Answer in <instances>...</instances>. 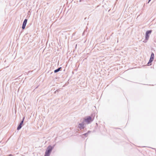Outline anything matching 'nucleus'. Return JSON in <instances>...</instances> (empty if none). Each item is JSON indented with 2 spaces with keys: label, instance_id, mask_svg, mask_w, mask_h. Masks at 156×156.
<instances>
[{
  "label": "nucleus",
  "instance_id": "4",
  "mask_svg": "<svg viewBox=\"0 0 156 156\" xmlns=\"http://www.w3.org/2000/svg\"><path fill=\"white\" fill-rule=\"evenodd\" d=\"M25 119V117H23L22 120L21 121L20 124L18 125L17 128V129L18 130H20L23 126V122Z\"/></svg>",
  "mask_w": 156,
  "mask_h": 156
},
{
  "label": "nucleus",
  "instance_id": "5",
  "mask_svg": "<svg viewBox=\"0 0 156 156\" xmlns=\"http://www.w3.org/2000/svg\"><path fill=\"white\" fill-rule=\"evenodd\" d=\"M85 127V125L82 124V123H79L78 126V128L81 131L84 129Z\"/></svg>",
  "mask_w": 156,
  "mask_h": 156
},
{
  "label": "nucleus",
  "instance_id": "12",
  "mask_svg": "<svg viewBox=\"0 0 156 156\" xmlns=\"http://www.w3.org/2000/svg\"><path fill=\"white\" fill-rule=\"evenodd\" d=\"M148 40H146V39H145V40L143 41V42H144V43H146L147 42V41Z\"/></svg>",
  "mask_w": 156,
  "mask_h": 156
},
{
  "label": "nucleus",
  "instance_id": "15",
  "mask_svg": "<svg viewBox=\"0 0 156 156\" xmlns=\"http://www.w3.org/2000/svg\"><path fill=\"white\" fill-rule=\"evenodd\" d=\"M151 0H149L148 1V3L151 1Z\"/></svg>",
  "mask_w": 156,
  "mask_h": 156
},
{
  "label": "nucleus",
  "instance_id": "10",
  "mask_svg": "<svg viewBox=\"0 0 156 156\" xmlns=\"http://www.w3.org/2000/svg\"><path fill=\"white\" fill-rule=\"evenodd\" d=\"M153 60L151 59H150L149 62H148L147 63V65L148 66H149L151 65V63L153 62Z\"/></svg>",
  "mask_w": 156,
  "mask_h": 156
},
{
  "label": "nucleus",
  "instance_id": "2",
  "mask_svg": "<svg viewBox=\"0 0 156 156\" xmlns=\"http://www.w3.org/2000/svg\"><path fill=\"white\" fill-rule=\"evenodd\" d=\"M84 118L85 121L87 124L90 123L94 120V118H93L90 116H86Z\"/></svg>",
  "mask_w": 156,
  "mask_h": 156
},
{
  "label": "nucleus",
  "instance_id": "3",
  "mask_svg": "<svg viewBox=\"0 0 156 156\" xmlns=\"http://www.w3.org/2000/svg\"><path fill=\"white\" fill-rule=\"evenodd\" d=\"M152 32V30H148L146 31L145 33V39L148 40L149 37L150 35Z\"/></svg>",
  "mask_w": 156,
  "mask_h": 156
},
{
  "label": "nucleus",
  "instance_id": "8",
  "mask_svg": "<svg viewBox=\"0 0 156 156\" xmlns=\"http://www.w3.org/2000/svg\"><path fill=\"white\" fill-rule=\"evenodd\" d=\"M80 122L81 123H82L83 125H85L86 123L85 121V118H84L83 119H81L80 120Z\"/></svg>",
  "mask_w": 156,
  "mask_h": 156
},
{
  "label": "nucleus",
  "instance_id": "6",
  "mask_svg": "<svg viewBox=\"0 0 156 156\" xmlns=\"http://www.w3.org/2000/svg\"><path fill=\"white\" fill-rule=\"evenodd\" d=\"M27 21V19H26L24 20L22 26V29L23 30H24L25 29Z\"/></svg>",
  "mask_w": 156,
  "mask_h": 156
},
{
  "label": "nucleus",
  "instance_id": "9",
  "mask_svg": "<svg viewBox=\"0 0 156 156\" xmlns=\"http://www.w3.org/2000/svg\"><path fill=\"white\" fill-rule=\"evenodd\" d=\"M90 131H88L87 133H84V134H82L81 136H84L85 137H86L88 136V134H89V133H90Z\"/></svg>",
  "mask_w": 156,
  "mask_h": 156
},
{
  "label": "nucleus",
  "instance_id": "1",
  "mask_svg": "<svg viewBox=\"0 0 156 156\" xmlns=\"http://www.w3.org/2000/svg\"><path fill=\"white\" fill-rule=\"evenodd\" d=\"M55 144H54L52 146L50 145H49L47 148L44 156H50L51 153L55 147Z\"/></svg>",
  "mask_w": 156,
  "mask_h": 156
},
{
  "label": "nucleus",
  "instance_id": "14",
  "mask_svg": "<svg viewBox=\"0 0 156 156\" xmlns=\"http://www.w3.org/2000/svg\"><path fill=\"white\" fill-rule=\"evenodd\" d=\"M85 0H80L79 2H81L82 1H85Z\"/></svg>",
  "mask_w": 156,
  "mask_h": 156
},
{
  "label": "nucleus",
  "instance_id": "16",
  "mask_svg": "<svg viewBox=\"0 0 156 156\" xmlns=\"http://www.w3.org/2000/svg\"><path fill=\"white\" fill-rule=\"evenodd\" d=\"M84 1H82L81 2H84Z\"/></svg>",
  "mask_w": 156,
  "mask_h": 156
},
{
  "label": "nucleus",
  "instance_id": "13",
  "mask_svg": "<svg viewBox=\"0 0 156 156\" xmlns=\"http://www.w3.org/2000/svg\"><path fill=\"white\" fill-rule=\"evenodd\" d=\"M58 91V90H56V91H55V92H54V93H56V91Z\"/></svg>",
  "mask_w": 156,
  "mask_h": 156
},
{
  "label": "nucleus",
  "instance_id": "7",
  "mask_svg": "<svg viewBox=\"0 0 156 156\" xmlns=\"http://www.w3.org/2000/svg\"><path fill=\"white\" fill-rule=\"evenodd\" d=\"M62 69V68L61 67H59L57 69L55 70L54 71V72L55 73H57L59 72V71H61Z\"/></svg>",
  "mask_w": 156,
  "mask_h": 156
},
{
  "label": "nucleus",
  "instance_id": "11",
  "mask_svg": "<svg viewBox=\"0 0 156 156\" xmlns=\"http://www.w3.org/2000/svg\"><path fill=\"white\" fill-rule=\"evenodd\" d=\"M154 54L153 52H152L151 53L150 59H151L153 60L154 59Z\"/></svg>",
  "mask_w": 156,
  "mask_h": 156
}]
</instances>
